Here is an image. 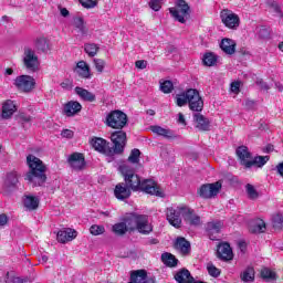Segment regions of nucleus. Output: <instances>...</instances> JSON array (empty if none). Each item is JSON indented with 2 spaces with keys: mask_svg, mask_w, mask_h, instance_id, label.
Instances as JSON below:
<instances>
[{
  "mask_svg": "<svg viewBox=\"0 0 283 283\" xmlns=\"http://www.w3.org/2000/svg\"><path fill=\"white\" fill-rule=\"evenodd\" d=\"M171 17L179 23H186L189 17V4L185 0H178L176 7L169 8Z\"/></svg>",
  "mask_w": 283,
  "mask_h": 283,
  "instance_id": "423d86ee",
  "label": "nucleus"
},
{
  "mask_svg": "<svg viewBox=\"0 0 283 283\" xmlns=\"http://www.w3.org/2000/svg\"><path fill=\"white\" fill-rule=\"evenodd\" d=\"M261 276L263 280H265V282H273V280H275V272L271 271L269 268H264L261 271Z\"/></svg>",
  "mask_w": 283,
  "mask_h": 283,
  "instance_id": "37998d69",
  "label": "nucleus"
},
{
  "mask_svg": "<svg viewBox=\"0 0 283 283\" xmlns=\"http://www.w3.org/2000/svg\"><path fill=\"white\" fill-rule=\"evenodd\" d=\"M268 6H269V8H271V10L275 14H279V17H282V7L280 6V3H277V1L269 0Z\"/></svg>",
  "mask_w": 283,
  "mask_h": 283,
  "instance_id": "09e8293b",
  "label": "nucleus"
},
{
  "mask_svg": "<svg viewBox=\"0 0 283 283\" xmlns=\"http://www.w3.org/2000/svg\"><path fill=\"white\" fill-rule=\"evenodd\" d=\"M98 50H101V46L96 43L84 44V52H86L91 59H94V56L98 54Z\"/></svg>",
  "mask_w": 283,
  "mask_h": 283,
  "instance_id": "e433bc0d",
  "label": "nucleus"
},
{
  "mask_svg": "<svg viewBox=\"0 0 283 283\" xmlns=\"http://www.w3.org/2000/svg\"><path fill=\"white\" fill-rule=\"evenodd\" d=\"M75 94L82 98V101H86L87 103H94L96 101V95L81 86L75 87Z\"/></svg>",
  "mask_w": 283,
  "mask_h": 283,
  "instance_id": "cd10ccee",
  "label": "nucleus"
},
{
  "mask_svg": "<svg viewBox=\"0 0 283 283\" xmlns=\"http://www.w3.org/2000/svg\"><path fill=\"white\" fill-rule=\"evenodd\" d=\"M255 83H256V85H258L259 87H261L262 90H265V91L271 90V87L269 86V84H266V82H264V80H262V78H258Z\"/></svg>",
  "mask_w": 283,
  "mask_h": 283,
  "instance_id": "052dcab7",
  "label": "nucleus"
},
{
  "mask_svg": "<svg viewBox=\"0 0 283 283\" xmlns=\"http://www.w3.org/2000/svg\"><path fill=\"white\" fill-rule=\"evenodd\" d=\"M193 120L196 123L197 129L200 132H209V127H211V122L209 118L205 117V115L200 113L193 114Z\"/></svg>",
  "mask_w": 283,
  "mask_h": 283,
  "instance_id": "aec40b11",
  "label": "nucleus"
},
{
  "mask_svg": "<svg viewBox=\"0 0 283 283\" xmlns=\"http://www.w3.org/2000/svg\"><path fill=\"white\" fill-rule=\"evenodd\" d=\"M73 25L78 30L82 36H87V27H85V20L82 17H75L73 19Z\"/></svg>",
  "mask_w": 283,
  "mask_h": 283,
  "instance_id": "f704fd0d",
  "label": "nucleus"
},
{
  "mask_svg": "<svg viewBox=\"0 0 283 283\" xmlns=\"http://www.w3.org/2000/svg\"><path fill=\"white\" fill-rule=\"evenodd\" d=\"M119 171L124 178V185L130 189V191H145V193H149L150 196L163 198V191H160L156 181L151 179L140 180V177L136 175L134 168L129 165H120Z\"/></svg>",
  "mask_w": 283,
  "mask_h": 283,
  "instance_id": "f257e3e1",
  "label": "nucleus"
},
{
  "mask_svg": "<svg viewBox=\"0 0 283 283\" xmlns=\"http://www.w3.org/2000/svg\"><path fill=\"white\" fill-rule=\"evenodd\" d=\"M23 63L27 70H30L31 72H36V70H39V56H36V53L31 48L24 49Z\"/></svg>",
  "mask_w": 283,
  "mask_h": 283,
  "instance_id": "f8f14e48",
  "label": "nucleus"
},
{
  "mask_svg": "<svg viewBox=\"0 0 283 283\" xmlns=\"http://www.w3.org/2000/svg\"><path fill=\"white\" fill-rule=\"evenodd\" d=\"M217 255L219 260H233V250L229 243H221L218 247Z\"/></svg>",
  "mask_w": 283,
  "mask_h": 283,
  "instance_id": "6ab92c4d",
  "label": "nucleus"
},
{
  "mask_svg": "<svg viewBox=\"0 0 283 283\" xmlns=\"http://www.w3.org/2000/svg\"><path fill=\"white\" fill-rule=\"evenodd\" d=\"M185 216V205L177 206L176 208L170 207L166 210V218L176 229H180L182 224V218Z\"/></svg>",
  "mask_w": 283,
  "mask_h": 283,
  "instance_id": "20e7f679",
  "label": "nucleus"
},
{
  "mask_svg": "<svg viewBox=\"0 0 283 283\" xmlns=\"http://www.w3.org/2000/svg\"><path fill=\"white\" fill-rule=\"evenodd\" d=\"M76 72L82 78H91L90 65L85 61H80L76 64Z\"/></svg>",
  "mask_w": 283,
  "mask_h": 283,
  "instance_id": "2f4dec72",
  "label": "nucleus"
},
{
  "mask_svg": "<svg viewBox=\"0 0 283 283\" xmlns=\"http://www.w3.org/2000/svg\"><path fill=\"white\" fill-rule=\"evenodd\" d=\"M272 227L273 229H282L283 228V216L280 213L272 216Z\"/></svg>",
  "mask_w": 283,
  "mask_h": 283,
  "instance_id": "a18cd8bd",
  "label": "nucleus"
},
{
  "mask_svg": "<svg viewBox=\"0 0 283 283\" xmlns=\"http://www.w3.org/2000/svg\"><path fill=\"white\" fill-rule=\"evenodd\" d=\"M23 205L28 211H34L35 209H39V199L34 196L27 195L23 198Z\"/></svg>",
  "mask_w": 283,
  "mask_h": 283,
  "instance_id": "7c9ffc66",
  "label": "nucleus"
},
{
  "mask_svg": "<svg viewBox=\"0 0 283 283\" xmlns=\"http://www.w3.org/2000/svg\"><path fill=\"white\" fill-rule=\"evenodd\" d=\"M149 7L151 8V10H154L155 12H158L161 8L160 6V0H151L149 2Z\"/></svg>",
  "mask_w": 283,
  "mask_h": 283,
  "instance_id": "bf43d9fd",
  "label": "nucleus"
},
{
  "mask_svg": "<svg viewBox=\"0 0 283 283\" xmlns=\"http://www.w3.org/2000/svg\"><path fill=\"white\" fill-rule=\"evenodd\" d=\"M135 66L138 69V70H146L147 69V61L145 60H138L135 62Z\"/></svg>",
  "mask_w": 283,
  "mask_h": 283,
  "instance_id": "680f3d73",
  "label": "nucleus"
},
{
  "mask_svg": "<svg viewBox=\"0 0 283 283\" xmlns=\"http://www.w3.org/2000/svg\"><path fill=\"white\" fill-rule=\"evenodd\" d=\"M245 189H247V193H248V197L250 198V200H256L259 193H258V190H255V187H253V185H251V184H248L245 186Z\"/></svg>",
  "mask_w": 283,
  "mask_h": 283,
  "instance_id": "8fccbe9b",
  "label": "nucleus"
},
{
  "mask_svg": "<svg viewBox=\"0 0 283 283\" xmlns=\"http://www.w3.org/2000/svg\"><path fill=\"white\" fill-rule=\"evenodd\" d=\"M113 231L116 233V235H125L129 230L127 229V224L122 221L113 226Z\"/></svg>",
  "mask_w": 283,
  "mask_h": 283,
  "instance_id": "ea45409f",
  "label": "nucleus"
},
{
  "mask_svg": "<svg viewBox=\"0 0 283 283\" xmlns=\"http://www.w3.org/2000/svg\"><path fill=\"white\" fill-rule=\"evenodd\" d=\"M81 109H83V106L81 105V103L71 101L64 105L63 114L65 116L72 117V116H76V114H78Z\"/></svg>",
  "mask_w": 283,
  "mask_h": 283,
  "instance_id": "b1692460",
  "label": "nucleus"
},
{
  "mask_svg": "<svg viewBox=\"0 0 283 283\" xmlns=\"http://www.w3.org/2000/svg\"><path fill=\"white\" fill-rule=\"evenodd\" d=\"M135 231L142 233V235H149L154 231V226L149 222V217L146 214H139L137 219V227Z\"/></svg>",
  "mask_w": 283,
  "mask_h": 283,
  "instance_id": "ddd939ff",
  "label": "nucleus"
},
{
  "mask_svg": "<svg viewBox=\"0 0 283 283\" xmlns=\"http://www.w3.org/2000/svg\"><path fill=\"white\" fill-rule=\"evenodd\" d=\"M187 103H189V91H186V93L177 95L178 107H184V105H187Z\"/></svg>",
  "mask_w": 283,
  "mask_h": 283,
  "instance_id": "de8ad7c7",
  "label": "nucleus"
},
{
  "mask_svg": "<svg viewBox=\"0 0 283 283\" xmlns=\"http://www.w3.org/2000/svg\"><path fill=\"white\" fill-rule=\"evenodd\" d=\"M20 120L22 123H30L32 120V117L30 115L21 114L20 115Z\"/></svg>",
  "mask_w": 283,
  "mask_h": 283,
  "instance_id": "338daca9",
  "label": "nucleus"
},
{
  "mask_svg": "<svg viewBox=\"0 0 283 283\" xmlns=\"http://www.w3.org/2000/svg\"><path fill=\"white\" fill-rule=\"evenodd\" d=\"M161 262L170 269L178 266V259H176V256L169 252L161 254Z\"/></svg>",
  "mask_w": 283,
  "mask_h": 283,
  "instance_id": "72a5a7b5",
  "label": "nucleus"
},
{
  "mask_svg": "<svg viewBox=\"0 0 283 283\" xmlns=\"http://www.w3.org/2000/svg\"><path fill=\"white\" fill-rule=\"evenodd\" d=\"M277 174L283 177V161L276 166Z\"/></svg>",
  "mask_w": 283,
  "mask_h": 283,
  "instance_id": "774afa93",
  "label": "nucleus"
},
{
  "mask_svg": "<svg viewBox=\"0 0 283 283\" xmlns=\"http://www.w3.org/2000/svg\"><path fill=\"white\" fill-rule=\"evenodd\" d=\"M18 182H19V175L17 172H9L7 175L6 184L8 185V187H17Z\"/></svg>",
  "mask_w": 283,
  "mask_h": 283,
  "instance_id": "c03bdc74",
  "label": "nucleus"
},
{
  "mask_svg": "<svg viewBox=\"0 0 283 283\" xmlns=\"http://www.w3.org/2000/svg\"><path fill=\"white\" fill-rule=\"evenodd\" d=\"M111 140L113 143V156H120V154L125 153V147H127V133L123 129L115 130L111 134Z\"/></svg>",
  "mask_w": 283,
  "mask_h": 283,
  "instance_id": "7ed1b4c3",
  "label": "nucleus"
},
{
  "mask_svg": "<svg viewBox=\"0 0 283 283\" xmlns=\"http://www.w3.org/2000/svg\"><path fill=\"white\" fill-rule=\"evenodd\" d=\"M188 105L191 112H202V109H205V102L202 101L198 90H188Z\"/></svg>",
  "mask_w": 283,
  "mask_h": 283,
  "instance_id": "6e6552de",
  "label": "nucleus"
},
{
  "mask_svg": "<svg viewBox=\"0 0 283 283\" xmlns=\"http://www.w3.org/2000/svg\"><path fill=\"white\" fill-rule=\"evenodd\" d=\"M207 271L211 277H220V270L213 264H208Z\"/></svg>",
  "mask_w": 283,
  "mask_h": 283,
  "instance_id": "5fc2aeb1",
  "label": "nucleus"
},
{
  "mask_svg": "<svg viewBox=\"0 0 283 283\" xmlns=\"http://www.w3.org/2000/svg\"><path fill=\"white\" fill-rule=\"evenodd\" d=\"M78 232L72 228H64L56 233V240L61 244H65L67 242H72V240L76 239Z\"/></svg>",
  "mask_w": 283,
  "mask_h": 283,
  "instance_id": "2eb2a0df",
  "label": "nucleus"
},
{
  "mask_svg": "<svg viewBox=\"0 0 283 283\" xmlns=\"http://www.w3.org/2000/svg\"><path fill=\"white\" fill-rule=\"evenodd\" d=\"M80 3L81 6H83V8L90 10L92 8H96V6L98 4V0H80Z\"/></svg>",
  "mask_w": 283,
  "mask_h": 283,
  "instance_id": "864d4df0",
  "label": "nucleus"
},
{
  "mask_svg": "<svg viewBox=\"0 0 283 283\" xmlns=\"http://www.w3.org/2000/svg\"><path fill=\"white\" fill-rule=\"evenodd\" d=\"M34 45L38 52H43L44 54H46V52H50V42L46 38H38L34 42Z\"/></svg>",
  "mask_w": 283,
  "mask_h": 283,
  "instance_id": "473e14b6",
  "label": "nucleus"
},
{
  "mask_svg": "<svg viewBox=\"0 0 283 283\" xmlns=\"http://www.w3.org/2000/svg\"><path fill=\"white\" fill-rule=\"evenodd\" d=\"M106 125L113 129H123L127 125V114L123 111H113L106 116Z\"/></svg>",
  "mask_w": 283,
  "mask_h": 283,
  "instance_id": "39448f33",
  "label": "nucleus"
},
{
  "mask_svg": "<svg viewBox=\"0 0 283 283\" xmlns=\"http://www.w3.org/2000/svg\"><path fill=\"white\" fill-rule=\"evenodd\" d=\"M203 65H206L207 67H213V65H216L218 63V55H216L214 53H206L203 55Z\"/></svg>",
  "mask_w": 283,
  "mask_h": 283,
  "instance_id": "4c0bfd02",
  "label": "nucleus"
},
{
  "mask_svg": "<svg viewBox=\"0 0 283 283\" xmlns=\"http://www.w3.org/2000/svg\"><path fill=\"white\" fill-rule=\"evenodd\" d=\"M175 280L178 283H192L195 281L193 276H191V272L187 269L178 271L175 275Z\"/></svg>",
  "mask_w": 283,
  "mask_h": 283,
  "instance_id": "c85d7f7f",
  "label": "nucleus"
},
{
  "mask_svg": "<svg viewBox=\"0 0 283 283\" xmlns=\"http://www.w3.org/2000/svg\"><path fill=\"white\" fill-rule=\"evenodd\" d=\"M14 112H17V105L12 99H7L2 104V114H1L2 118H4L6 120H8V118H12V115L14 114Z\"/></svg>",
  "mask_w": 283,
  "mask_h": 283,
  "instance_id": "393cba45",
  "label": "nucleus"
},
{
  "mask_svg": "<svg viewBox=\"0 0 283 283\" xmlns=\"http://www.w3.org/2000/svg\"><path fill=\"white\" fill-rule=\"evenodd\" d=\"M61 136L62 138H74V132L70 129H63Z\"/></svg>",
  "mask_w": 283,
  "mask_h": 283,
  "instance_id": "e2e57ef3",
  "label": "nucleus"
},
{
  "mask_svg": "<svg viewBox=\"0 0 283 283\" xmlns=\"http://www.w3.org/2000/svg\"><path fill=\"white\" fill-rule=\"evenodd\" d=\"M258 36L259 39H269L271 36V31H269V29H266L265 27H261L258 30Z\"/></svg>",
  "mask_w": 283,
  "mask_h": 283,
  "instance_id": "6e6d98bb",
  "label": "nucleus"
},
{
  "mask_svg": "<svg viewBox=\"0 0 283 283\" xmlns=\"http://www.w3.org/2000/svg\"><path fill=\"white\" fill-rule=\"evenodd\" d=\"M66 163L73 171H83L85 170V167H87V161H85V155H83L82 153L71 154L67 157Z\"/></svg>",
  "mask_w": 283,
  "mask_h": 283,
  "instance_id": "1a4fd4ad",
  "label": "nucleus"
},
{
  "mask_svg": "<svg viewBox=\"0 0 283 283\" xmlns=\"http://www.w3.org/2000/svg\"><path fill=\"white\" fill-rule=\"evenodd\" d=\"M61 17L67 18L70 17V11L66 8L59 7Z\"/></svg>",
  "mask_w": 283,
  "mask_h": 283,
  "instance_id": "69168bd1",
  "label": "nucleus"
},
{
  "mask_svg": "<svg viewBox=\"0 0 283 283\" xmlns=\"http://www.w3.org/2000/svg\"><path fill=\"white\" fill-rule=\"evenodd\" d=\"M150 130L153 132V134H156L157 136H163L164 138H178L174 130L164 128L161 126H150Z\"/></svg>",
  "mask_w": 283,
  "mask_h": 283,
  "instance_id": "bb28decb",
  "label": "nucleus"
},
{
  "mask_svg": "<svg viewBox=\"0 0 283 283\" xmlns=\"http://www.w3.org/2000/svg\"><path fill=\"white\" fill-rule=\"evenodd\" d=\"M269 156H256L248 163V169H251V167H262L263 165H266L269 163Z\"/></svg>",
  "mask_w": 283,
  "mask_h": 283,
  "instance_id": "c9c22d12",
  "label": "nucleus"
},
{
  "mask_svg": "<svg viewBox=\"0 0 283 283\" xmlns=\"http://www.w3.org/2000/svg\"><path fill=\"white\" fill-rule=\"evenodd\" d=\"M237 156L240 160V165L249 169V163H251L253 155L249 151V147L247 146H239L237 148Z\"/></svg>",
  "mask_w": 283,
  "mask_h": 283,
  "instance_id": "f3484780",
  "label": "nucleus"
},
{
  "mask_svg": "<svg viewBox=\"0 0 283 283\" xmlns=\"http://www.w3.org/2000/svg\"><path fill=\"white\" fill-rule=\"evenodd\" d=\"M138 218L139 214L136 212L128 213L126 217H124L123 222L126 224V229H128V231H136Z\"/></svg>",
  "mask_w": 283,
  "mask_h": 283,
  "instance_id": "a878e982",
  "label": "nucleus"
},
{
  "mask_svg": "<svg viewBox=\"0 0 283 283\" xmlns=\"http://www.w3.org/2000/svg\"><path fill=\"white\" fill-rule=\"evenodd\" d=\"M27 164L30 171L27 172L24 180H27L29 185H32V187H43L45 180H48V176L45 175L48 167H45V164L34 155L27 157Z\"/></svg>",
  "mask_w": 283,
  "mask_h": 283,
  "instance_id": "f03ea898",
  "label": "nucleus"
},
{
  "mask_svg": "<svg viewBox=\"0 0 283 283\" xmlns=\"http://www.w3.org/2000/svg\"><path fill=\"white\" fill-rule=\"evenodd\" d=\"M175 249L181 253V255H189L191 253V243L182 237H178L175 242Z\"/></svg>",
  "mask_w": 283,
  "mask_h": 283,
  "instance_id": "412c9836",
  "label": "nucleus"
},
{
  "mask_svg": "<svg viewBox=\"0 0 283 283\" xmlns=\"http://www.w3.org/2000/svg\"><path fill=\"white\" fill-rule=\"evenodd\" d=\"M222 231V221H211L207 224V233L210 240H218V233Z\"/></svg>",
  "mask_w": 283,
  "mask_h": 283,
  "instance_id": "4be33fe9",
  "label": "nucleus"
},
{
  "mask_svg": "<svg viewBox=\"0 0 283 283\" xmlns=\"http://www.w3.org/2000/svg\"><path fill=\"white\" fill-rule=\"evenodd\" d=\"M184 220L187 224H190V227H200L201 224L200 216L187 205H185L184 208Z\"/></svg>",
  "mask_w": 283,
  "mask_h": 283,
  "instance_id": "4468645a",
  "label": "nucleus"
},
{
  "mask_svg": "<svg viewBox=\"0 0 283 283\" xmlns=\"http://www.w3.org/2000/svg\"><path fill=\"white\" fill-rule=\"evenodd\" d=\"M13 85L20 92L29 93L33 91L34 85H36V82L34 81V77L30 75H20L15 77Z\"/></svg>",
  "mask_w": 283,
  "mask_h": 283,
  "instance_id": "9d476101",
  "label": "nucleus"
},
{
  "mask_svg": "<svg viewBox=\"0 0 283 283\" xmlns=\"http://www.w3.org/2000/svg\"><path fill=\"white\" fill-rule=\"evenodd\" d=\"M94 65L99 73H103V70H105V62L102 59H94Z\"/></svg>",
  "mask_w": 283,
  "mask_h": 283,
  "instance_id": "4d7b16f0",
  "label": "nucleus"
},
{
  "mask_svg": "<svg viewBox=\"0 0 283 283\" xmlns=\"http://www.w3.org/2000/svg\"><path fill=\"white\" fill-rule=\"evenodd\" d=\"M160 91L164 94H171V92H174V83L169 80L160 82Z\"/></svg>",
  "mask_w": 283,
  "mask_h": 283,
  "instance_id": "79ce46f5",
  "label": "nucleus"
},
{
  "mask_svg": "<svg viewBox=\"0 0 283 283\" xmlns=\"http://www.w3.org/2000/svg\"><path fill=\"white\" fill-rule=\"evenodd\" d=\"M92 146L94 149H96V151H99L101 154H105L106 156H114V151H112L109 143L101 137L92 139Z\"/></svg>",
  "mask_w": 283,
  "mask_h": 283,
  "instance_id": "dca6fc26",
  "label": "nucleus"
},
{
  "mask_svg": "<svg viewBox=\"0 0 283 283\" xmlns=\"http://www.w3.org/2000/svg\"><path fill=\"white\" fill-rule=\"evenodd\" d=\"M240 85H242L241 81H234L230 84V90L233 94H240Z\"/></svg>",
  "mask_w": 283,
  "mask_h": 283,
  "instance_id": "13d9d810",
  "label": "nucleus"
},
{
  "mask_svg": "<svg viewBox=\"0 0 283 283\" xmlns=\"http://www.w3.org/2000/svg\"><path fill=\"white\" fill-rule=\"evenodd\" d=\"M220 189H222V182L217 181L213 184H203L199 190L198 193L200 198H203L205 200H209L211 198H216L218 193H220Z\"/></svg>",
  "mask_w": 283,
  "mask_h": 283,
  "instance_id": "0eeeda50",
  "label": "nucleus"
},
{
  "mask_svg": "<svg viewBox=\"0 0 283 283\" xmlns=\"http://www.w3.org/2000/svg\"><path fill=\"white\" fill-rule=\"evenodd\" d=\"M255 279V270L253 268H247L245 271L241 274V280L243 282H253Z\"/></svg>",
  "mask_w": 283,
  "mask_h": 283,
  "instance_id": "58836bf2",
  "label": "nucleus"
},
{
  "mask_svg": "<svg viewBox=\"0 0 283 283\" xmlns=\"http://www.w3.org/2000/svg\"><path fill=\"white\" fill-rule=\"evenodd\" d=\"M90 233L92 235H103V233H105V227L104 226H98V224H93L90 228Z\"/></svg>",
  "mask_w": 283,
  "mask_h": 283,
  "instance_id": "3c124183",
  "label": "nucleus"
},
{
  "mask_svg": "<svg viewBox=\"0 0 283 283\" xmlns=\"http://www.w3.org/2000/svg\"><path fill=\"white\" fill-rule=\"evenodd\" d=\"M244 105H245L247 109H253L255 107V101L247 99Z\"/></svg>",
  "mask_w": 283,
  "mask_h": 283,
  "instance_id": "0e129e2a",
  "label": "nucleus"
},
{
  "mask_svg": "<svg viewBox=\"0 0 283 283\" xmlns=\"http://www.w3.org/2000/svg\"><path fill=\"white\" fill-rule=\"evenodd\" d=\"M252 231L253 233H264V231H266V223L264 220L260 219Z\"/></svg>",
  "mask_w": 283,
  "mask_h": 283,
  "instance_id": "603ef678",
  "label": "nucleus"
},
{
  "mask_svg": "<svg viewBox=\"0 0 283 283\" xmlns=\"http://www.w3.org/2000/svg\"><path fill=\"white\" fill-rule=\"evenodd\" d=\"M129 283H154V280L147 277V271L137 270L130 274Z\"/></svg>",
  "mask_w": 283,
  "mask_h": 283,
  "instance_id": "5701e85b",
  "label": "nucleus"
},
{
  "mask_svg": "<svg viewBox=\"0 0 283 283\" xmlns=\"http://www.w3.org/2000/svg\"><path fill=\"white\" fill-rule=\"evenodd\" d=\"M220 48L222 50V52H224L226 54H235V41L226 38L221 41L220 43Z\"/></svg>",
  "mask_w": 283,
  "mask_h": 283,
  "instance_id": "c756f323",
  "label": "nucleus"
},
{
  "mask_svg": "<svg viewBox=\"0 0 283 283\" xmlns=\"http://www.w3.org/2000/svg\"><path fill=\"white\" fill-rule=\"evenodd\" d=\"M220 18L226 28H230V30H238L240 28V17L233 13V11L222 10Z\"/></svg>",
  "mask_w": 283,
  "mask_h": 283,
  "instance_id": "9b49d317",
  "label": "nucleus"
},
{
  "mask_svg": "<svg viewBox=\"0 0 283 283\" xmlns=\"http://www.w3.org/2000/svg\"><path fill=\"white\" fill-rule=\"evenodd\" d=\"M114 195L117 200H127L132 196V190L125 182H120L115 186Z\"/></svg>",
  "mask_w": 283,
  "mask_h": 283,
  "instance_id": "a211bd4d",
  "label": "nucleus"
},
{
  "mask_svg": "<svg viewBox=\"0 0 283 283\" xmlns=\"http://www.w3.org/2000/svg\"><path fill=\"white\" fill-rule=\"evenodd\" d=\"M128 163H132L133 165L140 163V150L138 148H134L130 151V155L128 157Z\"/></svg>",
  "mask_w": 283,
  "mask_h": 283,
  "instance_id": "49530a36",
  "label": "nucleus"
},
{
  "mask_svg": "<svg viewBox=\"0 0 283 283\" xmlns=\"http://www.w3.org/2000/svg\"><path fill=\"white\" fill-rule=\"evenodd\" d=\"M4 281H6V283H28V282H30V279L20 277V276H11L10 272H8Z\"/></svg>",
  "mask_w": 283,
  "mask_h": 283,
  "instance_id": "a19ab883",
  "label": "nucleus"
}]
</instances>
